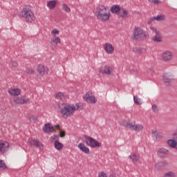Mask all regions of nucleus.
I'll list each match as a JSON object with an SVG mask.
<instances>
[{
	"mask_svg": "<svg viewBox=\"0 0 177 177\" xmlns=\"http://www.w3.org/2000/svg\"><path fill=\"white\" fill-rule=\"evenodd\" d=\"M9 149V142L6 141H0V153L3 154Z\"/></svg>",
	"mask_w": 177,
	"mask_h": 177,
	"instance_id": "obj_9",
	"label": "nucleus"
},
{
	"mask_svg": "<svg viewBox=\"0 0 177 177\" xmlns=\"http://www.w3.org/2000/svg\"><path fill=\"white\" fill-rule=\"evenodd\" d=\"M0 169H8V166H6V163L3 160H0Z\"/></svg>",
	"mask_w": 177,
	"mask_h": 177,
	"instance_id": "obj_31",
	"label": "nucleus"
},
{
	"mask_svg": "<svg viewBox=\"0 0 177 177\" xmlns=\"http://www.w3.org/2000/svg\"><path fill=\"white\" fill-rule=\"evenodd\" d=\"M95 15L98 20L107 21L110 19V11L104 6H99L95 10Z\"/></svg>",
	"mask_w": 177,
	"mask_h": 177,
	"instance_id": "obj_1",
	"label": "nucleus"
},
{
	"mask_svg": "<svg viewBox=\"0 0 177 177\" xmlns=\"http://www.w3.org/2000/svg\"><path fill=\"white\" fill-rule=\"evenodd\" d=\"M8 93L12 96H19L21 94V90L20 88H9Z\"/></svg>",
	"mask_w": 177,
	"mask_h": 177,
	"instance_id": "obj_16",
	"label": "nucleus"
},
{
	"mask_svg": "<svg viewBox=\"0 0 177 177\" xmlns=\"http://www.w3.org/2000/svg\"><path fill=\"white\" fill-rule=\"evenodd\" d=\"M105 52L109 55H111L114 52V47L110 43H106L104 45Z\"/></svg>",
	"mask_w": 177,
	"mask_h": 177,
	"instance_id": "obj_18",
	"label": "nucleus"
},
{
	"mask_svg": "<svg viewBox=\"0 0 177 177\" xmlns=\"http://www.w3.org/2000/svg\"><path fill=\"white\" fill-rule=\"evenodd\" d=\"M150 3H154V5H160L161 1L160 0H148Z\"/></svg>",
	"mask_w": 177,
	"mask_h": 177,
	"instance_id": "obj_36",
	"label": "nucleus"
},
{
	"mask_svg": "<svg viewBox=\"0 0 177 177\" xmlns=\"http://www.w3.org/2000/svg\"><path fill=\"white\" fill-rule=\"evenodd\" d=\"M109 177H115L113 175H111Z\"/></svg>",
	"mask_w": 177,
	"mask_h": 177,
	"instance_id": "obj_51",
	"label": "nucleus"
},
{
	"mask_svg": "<svg viewBox=\"0 0 177 177\" xmlns=\"http://www.w3.org/2000/svg\"><path fill=\"white\" fill-rule=\"evenodd\" d=\"M62 9L64 12H66V13H70V12H71V8H70L66 3L62 4Z\"/></svg>",
	"mask_w": 177,
	"mask_h": 177,
	"instance_id": "obj_28",
	"label": "nucleus"
},
{
	"mask_svg": "<svg viewBox=\"0 0 177 177\" xmlns=\"http://www.w3.org/2000/svg\"><path fill=\"white\" fill-rule=\"evenodd\" d=\"M47 6L48 8H49V9L55 8L56 7V1H48L47 3Z\"/></svg>",
	"mask_w": 177,
	"mask_h": 177,
	"instance_id": "obj_27",
	"label": "nucleus"
},
{
	"mask_svg": "<svg viewBox=\"0 0 177 177\" xmlns=\"http://www.w3.org/2000/svg\"><path fill=\"white\" fill-rule=\"evenodd\" d=\"M60 138H64L66 136V132L64 131H61L59 132V134L58 135Z\"/></svg>",
	"mask_w": 177,
	"mask_h": 177,
	"instance_id": "obj_45",
	"label": "nucleus"
},
{
	"mask_svg": "<svg viewBox=\"0 0 177 177\" xmlns=\"http://www.w3.org/2000/svg\"><path fill=\"white\" fill-rule=\"evenodd\" d=\"M129 158H130V160H131V162H138V161L139 160V156H138L136 154L132 153Z\"/></svg>",
	"mask_w": 177,
	"mask_h": 177,
	"instance_id": "obj_23",
	"label": "nucleus"
},
{
	"mask_svg": "<svg viewBox=\"0 0 177 177\" xmlns=\"http://www.w3.org/2000/svg\"><path fill=\"white\" fill-rule=\"evenodd\" d=\"M119 17H127L128 16V11L125 8H120V11L118 15Z\"/></svg>",
	"mask_w": 177,
	"mask_h": 177,
	"instance_id": "obj_22",
	"label": "nucleus"
},
{
	"mask_svg": "<svg viewBox=\"0 0 177 177\" xmlns=\"http://www.w3.org/2000/svg\"><path fill=\"white\" fill-rule=\"evenodd\" d=\"M167 143L169 147L177 150V133H174L173 134V138L168 140Z\"/></svg>",
	"mask_w": 177,
	"mask_h": 177,
	"instance_id": "obj_7",
	"label": "nucleus"
},
{
	"mask_svg": "<svg viewBox=\"0 0 177 177\" xmlns=\"http://www.w3.org/2000/svg\"><path fill=\"white\" fill-rule=\"evenodd\" d=\"M150 30H151V31H153L155 34H157V32H160V31L157 30V29H156V28L154 27H150Z\"/></svg>",
	"mask_w": 177,
	"mask_h": 177,
	"instance_id": "obj_46",
	"label": "nucleus"
},
{
	"mask_svg": "<svg viewBox=\"0 0 177 177\" xmlns=\"http://www.w3.org/2000/svg\"><path fill=\"white\" fill-rule=\"evenodd\" d=\"M165 165H167V162H160L155 165V168L156 169H161V168H164Z\"/></svg>",
	"mask_w": 177,
	"mask_h": 177,
	"instance_id": "obj_25",
	"label": "nucleus"
},
{
	"mask_svg": "<svg viewBox=\"0 0 177 177\" xmlns=\"http://www.w3.org/2000/svg\"><path fill=\"white\" fill-rule=\"evenodd\" d=\"M83 99L85 100V102L92 103L93 104H95V103L97 102V100L96 97H95V95H91L89 93H86V95L83 96Z\"/></svg>",
	"mask_w": 177,
	"mask_h": 177,
	"instance_id": "obj_8",
	"label": "nucleus"
},
{
	"mask_svg": "<svg viewBox=\"0 0 177 177\" xmlns=\"http://www.w3.org/2000/svg\"><path fill=\"white\" fill-rule=\"evenodd\" d=\"M110 10L111 13H115L118 16V13H120L121 8H120V6L118 5H114L111 8Z\"/></svg>",
	"mask_w": 177,
	"mask_h": 177,
	"instance_id": "obj_21",
	"label": "nucleus"
},
{
	"mask_svg": "<svg viewBox=\"0 0 177 177\" xmlns=\"http://www.w3.org/2000/svg\"><path fill=\"white\" fill-rule=\"evenodd\" d=\"M147 38H149V33L140 28H135L133 39L135 41H145Z\"/></svg>",
	"mask_w": 177,
	"mask_h": 177,
	"instance_id": "obj_4",
	"label": "nucleus"
},
{
	"mask_svg": "<svg viewBox=\"0 0 177 177\" xmlns=\"http://www.w3.org/2000/svg\"><path fill=\"white\" fill-rule=\"evenodd\" d=\"M54 146H55V148L59 151L63 149V144H62V142H59V140H57L55 141Z\"/></svg>",
	"mask_w": 177,
	"mask_h": 177,
	"instance_id": "obj_24",
	"label": "nucleus"
},
{
	"mask_svg": "<svg viewBox=\"0 0 177 177\" xmlns=\"http://www.w3.org/2000/svg\"><path fill=\"white\" fill-rule=\"evenodd\" d=\"M156 19L153 17L150 18L148 21H147V24H151L153 23V21H155Z\"/></svg>",
	"mask_w": 177,
	"mask_h": 177,
	"instance_id": "obj_42",
	"label": "nucleus"
},
{
	"mask_svg": "<svg viewBox=\"0 0 177 177\" xmlns=\"http://www.w3.org/2000/svg\"><path fill=\"white\" fill-rule=\"evenodd\" d=\"M85 139L87 146H90V147H92L93 149H95V147H100L101 146V144L92 137L86 136Z\"/></svg>",
	"mask_w": 177,
	"mask_h": 177,
	"instance_id": "obj_6",
	"label": "nucleus"
},
{
	"mask_svg": "<svg viewBox=\"0 0 177 177\" xmlns=\"http://www.w3.org/2000/svg\"><path fill=\"white\" fill-rule=\"evenodd\" d=\"M14 102L16 103L17 104H21V97H17L14 98Z\"/></svg>",
	"mask_w": 177,
	"mask_h": 177,
	"instance_id": "obj_34",
	"label": "nucleus"
},
{
	"mask_svg": "<svg viewBox=\"0 0 177 177\" xmlns=\"http://www.w3.org/2000/svg\"><path fill=\"white\" fill-rule=\"evenodd\" d=\"M26 73H27V74H34V71L32 70V69H29V68H27L26 70Z\"/></svg>",
	"mask_w": 177,
	"mask_h": 177,
	"instance_id": "obj_43",
	"label": "nucleus"
},
{
	"mask_svg": "<svg viewBox=\"0 0 177 177\" xmlns=\"http://www.w3.org/2000/svg\"><path fill=\"white\" fill-rule=\"evenodd\" d=\"M163 80H164V82L166 84V85L169 86L171 85V84H172V81H174V79H172L171 75L165 73L163 75Z\"/></svg>",
	"mask_w": 177,
	"mask_h": 177,
	"instance_id": "obj_15",
	"label": "nucleus"
},
{
	"mask_svg": "<svg viewBox=\"0 0 177 177\" xmlns=\"http://www.w3.org/2000/svg\"><path fill=\"white\" fill-rule=\"evenodd\" d=\"M55 128L60 130V127L59 126V124L55 125Z\"/></svg>",
	"mask_w": 177,
	"mask_h": 177,
	"instance_id": "obj_50",
	"label": "nucleus"
},
{
	"mask_svg": "<svg viewBox=\"0 0 177 177\" xmlns=\"http://www.w3.org/2000/svg\"><path fill=\"white\" fill-rule=\"evenodd\" d=\"M154 18L156 21H162L163 20H165V16L164 15H158L154 17Z\"/></svg>",
	"mask_w": 177,
	"mask_h": 177,
	"instance_id": "obj_30",
	"label": "nucleus"
},
{
	"mask_svg": "<svg viewBox=\"0 0 177 177\" xmlns=\"http://www.w3.org/2000/svg\"><path fill=\"white\" fill-rule=\"evenodd\" d=\"M60 31L57 29H54L51 31V34H53V35H57V34H59Z\"/></svg>",
	"mask_w": 177,
	"mask_h": 177,
	"instance_id": "obj_41",
	"label": "nucleus"
},
{
	"mask_svg": "<svg viewBox=\"0 0 177 177\" xmlns=\"http://www.w3.org/2000/svg\"><path fill=\"white\" fill-rule=\"evenodd\" d=\"M174 57V54L171 53V51H165L162 54V59L165 62H169V60H172Z\"/></svg>",
	"mask_w": 177,
	"mask_h": 177,
	"instance_id": "obj_10",
	"label": "nucleus"
},
{
	"mask_svg": "<svg viewBox=\"0 0 177 177\" xmlns=\"http://www.w3.org/2000/svg\"><path fill=\"white\" fill-rule=\"evenodd\" d=\"M98 177H107L104 172H101L98 174Z\"/></svg>",
	"mask_w": 177,
	"mask_h": 177,
	"instance_id": "obj_47",
	"label": "nucleus"
},
{
	"mask_svg": "<svg viewBox=\"0 0 177 177\" xmlns=\"http://www.w3.org/2000/svg\"><path fill=\"white\" fill-rule=\"evenodd\" d=\"M176 175L175 173L173 172V171L167 172V173H166V174L163 176V177H176Z\"/></svg>",
	"mask_w": 177,
	"mask_h": 177,
	"instance_id": "obj_32",
	"label": "nucleus"
},
{
	"mask_svg": "<svg viewBox=\"0 0 177 177\" xmlns=\"http://www.w3.org/2000/svg\"><path fill=\"white\" fill-rule=\"evenodd\" d=\"M29 121H33L34 122H35V121H37V118L35 117V115H32L30 117H29L28 118Z\"/></svg>",
	"mask_w": 177,
	"mask_h": 177,
	"instance_id": "obj_40",
	"label": "nucleus"
},
{
	"mask_svg": "<svg viewBox=\"0 0 177 177\" xmlns=\"http://www.w3.org/2000/svg\"><path fill=\"white\" fill-rule=\"evenodd\" d=\"M152 41L154 42H162V37H161V32H156L155 35L152 37Z\"/></svg>",
	"mask_w": 177,
	"mask_h": 177,
	"instance_id": "obj_19",
	"label": "nucleus"
},
{
	"mask_svg": "<svg viewBox=\"0 0 177 177\" xmlns=\"http://www.w3.org/2000/svg\"><path fill=\"white\" fill-rule=\"evenodd\" d=\"M151 135L153 138H155L156 139H158L160 138V133H158V131L157 130H152Z\"/></svg>",
	"mask_w": 177,
	"mask_h": 177,
	"instance_id": "obj_29",
	"label": "nucleus"
},
{
	"mask_svg": "<svg viewBox=\"0 0 177 177\" xmlns=\"http://www.w3.org/2000/svg\"><path fill=\"white\" fill-rule=\"evenodd\" d=\"M29 144H30L31 146L37 147V149H44V145L42 144V142H39V140H38L30 139L29 140Z\"/></svg>",
	"mask_w": 177,
	"mask_h": 177,
	"instance_id": "obj_11",
	"label": "nucleus"
},
{
	"mask_svg": "<svg viewBox=\"0 0 177 177\" xmlns=\"http://www.w3.org/2000/svg\"><path fill=\"white\" fill-rule=\"evenodd\" d=\"M78 147L83 153H85V154H89V148L86 147L84 144L80 143Z\"/></svg>",
	"mask_w": 177,
	"mask_h": 177,
	"instance_id": "obj_20",
	"label": "nucleus"
},
{
	"mask_svg": "<svg viewBox=\"0 0 177 177\" xmlns=\"http://www.w3.org/2000/svg\"><path fill=\"white\" fill-rule=\"evenodd\" d=\"M134 103L136 104H142V102H140V99L138 98V97H133Z\"/></svg>",
	"mask_w": 177,
	"mask_h": 177,
	"instance_id": "obj_35",
	"label": "nucleus"
},
{
	"mask_svg": "<svg viewBox=\"0 0 177 177\" xmlns=\"http://www.w3.org/2000/svg\"><path fill=\"white\" fill-rule=\"evenodd\" d=\"M21 17H24L28 23H32L35 20V15L31 10V6H25L21 12Z\"/></svg>",
	"mask_w": 177,
	"mask_h": 177,
	"instance_id": "obj_3",
	"label": "nucleus"
},
{
	"mask_svg": "<svg viewBox=\"0 0 177 177\" xmlns=\"http://www.w3.org/2000/svg\"><path fill=\"white\" fill-rule=\"evenodd\" d=\"M37 71L40 75H45V74H48V71H49V69L48 67L44 66L42 64H39L37 66Z\"/></svg>",
	"mask_w": 177,
	"mask_h": 177,
	"instance_id": "obj_13",
	"label": "nucleus"
},
{
	"mask_svg": "<svg viewBox=\"0 0 177 177\" xmlns=\"http://www.w3.org/2000/svg\"><path fill=\"white\" fill-rule=\"evenodd\" d=\"M28 102H30V98H27L24 97H21V104H26V103H28Z\"/></svg>",
	"mask_w": 177,
	"mask_h": 177,
	"instance_id": "obj_33",
	"label": "nucleus"
},
{
	"mask_svg": "<svg viewBox=\"0 0 177 177\" xmlns=\"http://www.w3.org/2000/svg\"><path fill=\"white\" fill-rule=\"evenodd\" d=\"M57 99H63L64 97V93H58L56 94Z\"/></svg>",
	"mask_w": 177,
	"mask_h": 177,
	"instance_id": "obj_38",
	"label": "nucleus"
},
{
	"mask_svg": "<svg viewBox=\"0 0 177 177\" xmlns=\"http://www.w3.org/2000/svg\"><path fill=\"white\" fill-rule=\"evenodd\" d=\"M148 73H150V74H153V73H154V69L150 68V69L148 71Z\"/></svg>",
	"mask_w": 177,
	"mask_h": 177,
	"instance_id": "obj_49",
	"label": "nucleus"
},
{
	"mask_svg": "<svg viewBox=\"0 0 177 177\" xmlns=\"http://www.w3.org/2000/svg\"><path fill=\"white\" fill-rule=\"evenodd\" d=\"M120 125L122 127H125V128H128L131 129V131H135L136 132H140L143 131V125L140 124L131 123L130 122H127L126 120H122L120 122Z\"/></svg>",
	"mask_w": 177,
	"mask_h": 177,
	"instance_id": "obj_5",
	"label": "nucleus"
},
{
	"mask_svg": "<svg viewBox=\"0 0 177 177\" xmlns=\"http://www.w3.org/2000/svg\"><path fill=\"white\" fill-rule=\"evenodd\" d=\"M81 104L77 103L75 106L67 104L64 105L61 109V114L63 118L67 119L68 117H72L77 110H80V105Z\"/></svg>",
	"mask_w": 177,
	"mask_h": 177,
	"instance_id": "obj_2",
	"label": "nucleus"
},
{
	"mask_svg": "<svg viewBox=\"0 0 177 177\" xmlns=\"http://www.w3.org/2000/svg\"><path fill=\"white\" fill-rule=\"evenodd\" d=\"M43 131L45 133H49L50 132H55V127H50V123H46L43 127Z\"/></svg>",
	"mask_w": 177,
	"mask_h": 177,
	"instance_id": "obj_17",
	"label": "nucleus"
},
{
	"mask_svg": "<svg viewBox=\"0 0 177 177\" xmlns=\"http://www.w3.org/2000/svg\"><path fill=\"white\" fill-rule=\"evenodd\" d=\"M152 110L154 113H158V107L156 104L152 105Z\"/></svg>",
	"mask_w": 177,
	"mask_h": 177,
	"instance_id": "obj_39",
	"label": "nucleus"
},
{
	"mask_svg": "<svg viewBox=\"0 0 177 177\" xmlns=\"http://www.w3.org/2000/svg\"><path fill=\"white\" fill-rule=\"evenodd\" d=\"M133 52H137V53L142 55V53H146V49H145L144 48L138 47L133 48Z\"/></svg>",
	"mask_w": 177,
	"mask_h": 177,
	"instance_id": "obj_26",
	"label": "nucleus"
},
{
	"mask_svg": "<svg viewBox=\"0 0 177 177\" xmlns=\"http://www.w3.org/2000/svg\"><path fill=\"white\" fill-rule=\"evenodd\" d=\"M10 66L12 67H17V62H16L15 61H12L10 63Z\"/></svg>",
	"mask_w": 177,
	"mask_h": 177,
	"instance_id": "obj_44",
	"label": "nucleus"
},
{
	"mask_svg": "<svg viewBox=\"0 0 177 177\" xmlns=\"http://www.w3.org/2000/svg\"><path fill=\"white\" fill-rule=\"evenodd\" d=\"M99 72L101 74H106V75H111V67L109 66H102L99 69Z\"/></svg>",
	"mask_w": 177,
	"mask_h": 177,
	"instance_id": "obj_14",
	"label": "nucleus"
},
{
	"mask_svg": "<svg viewBox=\"0 0 177 177\" xmlns=\"http://www.w3.org/2000/svg\"><path fill=\"white\" fill-rule=\"evenodd\" d=\"M53 138L54 140H56L57 139H59V135L58 136H56V135H54L51 137V138Z\"/></svg>",
	"mask_w": 177,
	"mask_h": 177,
	"instance_id": "obj_48",
	"label": "nucleus"
},
{
	"mask_svg": "<svg viewBox=\"0 0 177 177\" xmlns=\"http://www.w3.org/2000/svg\"><path fill=\"white\" fill-rule=\"evenodd\" d=\"M169 154V150L165 148H160L158 150V156L160 158H165Z\"/></svg>",
	"mask_w": 177,
	"mask_h": 177,
	"instance_id": "obj_12",
	"label": "nucleus"
},
{
	"mask_svg": "<svg viewBox=\"0 0 177 177\" xmlns=\"http://www.w3.org/2000/svg\"><path fill=\"white\" fill-rule=\"evenodd\" d=\"M51 41L54 42V44H60L61 42L60 37H57L55 39H53Z\"/></svg>",
	"mask_w": 177,
	"mask_h": 177,
	"instance_id": "obj_37",
	"label": "nucleus"
}]
</instances>
